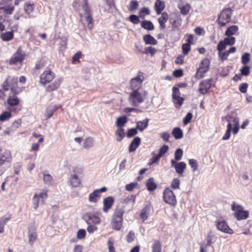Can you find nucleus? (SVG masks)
I'll use <instances>...</instances> for the list:
<instances>
[{"mask_svg": "<svg viewBox=\"0 0 252 252\" xmlns=\"http://www.w3.org/2000/svg\"><path fill=\"white\" fill-rule=\"evenodd\" d=\"M228 124L227 126L226 132L222 137V140H226L230 138V132L232 131L234 134L238 133L239 129V124L238 119L235 117L234 115L228 116L226 117Z\"/></svg>", "mask_w": 252, "mask_h": 252, "instance_id": "1", "label": "nucleus"}, {"mask_svg": "<svg viewBox=\"0 0 252 252\" xmlns=\"http://www.w3.org/2000/svg\"><path fill=\"white\" fill-rule=\"evenodd\" d=\"M82 7L85 13H80V22L83 25H87L88 28L91 30L93 27V23H92L93 19L90 8L88 5L87 0H82Z\"/></svg>", "mask_w": 252, "mask_h": 252, "instance_id": "2", "label": "nucleus"}, {"mask_svg": "<svg viewBox=\"0 0 252 252\" xmlns=\"http://www.w3.org/2000/svg\"><path fill=\"white\" fill-rule=\"evenodd\" d=\"M148 94L147 92L144 91L140 93L139 91H132L129 94L128 101L130 105L137 107L139 104L143 102Z\"/></svg>", "mask_w": 252, "mask_h": 252, "instance_id": "3", "label": "nucleus"}, {"mask_svg": "<svg viewBox=\"0 0 252 252\" xmlns=\"http://www.w3.org/2000/svg\"><path fill=\"white\" fill-rule=\"evenodd\" d=\"M11 160V153L9 150H5L3 152L0 149V176L6 170V166H9Z\"/></svg>", "mask_w": 252, "mask_h": 252, "instance_id": "4", "label": "nucleus"}, {"mask_svg": "<svg viewBox=\"0 0 252 252\" xmlns=\"http://www.w3.org/2000/svg\"><path fill=\"white\" fill-rule=\"evenodd\" d=\"M231 209L235 211L234 216L238 220H245L249 217V212L244 211L243 207L241 205L233 203Z\"/></svg>", "mask_w": 252, "mask_h": 252, "instance_id": "5", "label": "nucleus"}, {"mask_svg": "<svg viewBox=\"0 0 252 252\" xmlns=\"http://www.w3.org/2000/svg\"><path fill=\"white\" fill-rule=\"evenodd\" d=\"M232 10L230 8L222 10L220 14L218 19L219 24L220 26H224L231 20Z\"/></svg>", "mask_w": 252, "mask_h": 252, "instance_id": "6", "label": "nucleus"}, {"mask_svg": "<svg viewBox=\"0 0 252 252\" xmlns=\"http://www.w3.org/2000/svg\"><path fill=\"white\" fill-rule=\"evenodd\" d=\"M213 237L214 234L211 231H210L206 238V240L202 241L200 244V252H208L209 251L210 248H212V251H213L214 249L212 246Z\"/></svg>", "mask_w": 252, "mask_h": 252, "instance_id": "7", "label": "nucleus"}, {"mask_svg": "<svg viewBox=\"0 0 252 252\" xmlns=\"http://www.w3.org/2000/svg\"><path fill=\"white\" fill-rule=\"evenodd\" d=\"M163 200L166 203L175 205L177 203L176 199L174 192L169 188H166L163 191Z\"/></svg>", "mask_w": 252, "mask_h": 252, "instance_id": "8", "label": "nucleus"}, {"mask_svg": "<svg viewBox=\"0 0 252 252\" xmlns=\"http://www.w3.org/2000/svg\"><path fill=\"white\" fill-rule=\"evenodd\" d=\"M26 54L20 48H18L16 52L13 54L9 60L10 64H15L17 63H21L24 60Z\"/></svg>", "mask_w": 252, "mask_h": 252, "instance_id": "9", "label": "nucleus"}, {"mask_svg": "<svg viewBox=\"0 0 252 252\" xmlns=\"http://www.w3.org/2000/svg\"><path fill=\"white\" fill-rule=\"evenodd\" d=\"M55 78V74L50 70L44 71L40 76V83L45 85Z\"/></svg>", "mask_w": 252, "mask_h": 252, "instance_id": "10", "label": "nucleus"}, {"mask_svg": "<svg viewBox=\"0 0 252 252\" xmlns=\"http://www.w3.org/2000/svg\"><path fill=\"white\" fill-rule=\"evenodd\" d=\"M235 42V38L233 36H228L224 38L223 40H220L217 46L218 51L224 50L227 45H232Z\"/></svg>", "mask_w": 252, "mask_h": 252, "instance_id": "11", "label": "nucleus"}, {"mask_svg": "<svg viewBox=\"0 0 252 252\" xmlns=\"http://www.w3.org/2000/svg\"><path fill=\"white\" fill-rule=\"evenodd\" d=\"M212 79L202 80L199 84V92L201 94L207 93L212 86Z\"/></svg>", "mask_w": 252, "mask_h": 252, "instance_id": "12", "label": "nucleus"}, {"mask_svg": "<svg viewBox=\"0 0 252 252\" xmlns=\"http://www.w3.org/2000/svg\"><path fill=\"white\" fill-rule=\"evenodd\" d=\"M201 64L203 66H200L197 70L196 74L197 78H203L204 77V74L209 69V62L207 59H204L201 62Z\"/></svg>", "mask_w": 252, "mask_h": 252, "instance_id": "13", "label": "nucleus"}, {"mask_svg": "<svg viewBox=\"0 0 252 252\" xmlns=\"http://www.w3.org/2000/svg\"><path fill=\"white\" fill-rule=\"evenodd\" d=\"M172 98L174 103L175 104L179 105V106H181L183 103L184 98L180 96V92L178 88L174 87L172 89Z\"/></svg>", "mask_w": 252, "mask_h": 252, "instance_id": "14", "label": "nucleus"}, {"mask_svg": "<svg viewBox=\"0 0 252 252\" xmlns=\"http://www.w3.org/2000/svg\"><path fill=\"white\" fill-rule=\"evenodd\" d=\"M216 226L219 230L224 233L227 234L233 233L232 229L230 228L227 223L224 220H219L217 221Z\"/></svg>", "mask_w": 252, "mask_h": 252, "instance_id": "15", "label": "nucleus"}, {"mask_svg": "<svg viewBox=\"0 0 252 252\" xmlns=\"http://www.w3.org/2000/svg\"><path fill=\"white\" fill-rule=\"evenodd\" d=\"M143 80V77L138 76L134 78L131 80L130 81V87L133 91H138L139 89L141 88L142 86V82Z\"/></svg>", "mask_w": 252, "mask_h": 252, "instance_id": "16", "label": "nucleus"}, {"mask_svg": "<svg viewBox=\"0 0 252 252\" xmlns=\"http://www.w3.org/2000/svg\"><path fill=\"white\" fill-rule=\"evenodd\" d=\"M74 174L71 175L70 176V183L74 187H77L80 184V180L78 177L77 174L80 172V170L77 167L73 169Z\"/></svg>", "mask_w": 252, "mask_h": 252, "instance_id": "17", "label": "nucleus"}, {"mask_svg": "<svg viewBox=\"0 0 252 252\" xmlns=\"http://www.w3.org/2000/svg\"><path fill=\"white\" fill-rule=\"evenodd\" d=\"M85 217L88 224L91 223L98 224L101 221L99 217L90 213L86 214Z\"/></svg>", "mask_w": 252, "mask_h": 252, "instance_id": "18", "label": "nucleus"}, {"mask_svg": "<svg viewBox=\"0 0 252 252\" xmlns=\"http://www.w3.org/2000/svg\"><path fill=\"white\" fill-rule=\"evenodd\" d=\"M113 199L111 197H108L103 200V211L106 213L111 208L113 204Z\"/></svg>", "mask_w": 252, "mask_h": 252, "instance_id": "19", "label": "nucleus"}, {"mask_svg": "<svg viewBox=\"0 0 252 252\" xmlns=\"http://www.w3.org/2000/svg\"><path fill=\"white\" fill-rule=\"evenodd\" d=\"M141 143V139L139 137H135L130 143L128 150L130 152H134L138 148Z\"/></svg>", "mask_w": 252, "mask_h": 252, "instance_id": "20", "label": "nucleus"}, {"mask_svg": "<svg viewBox=\"0 0 252 252\" xmlns=\"http://www.w3.org/2000/svg\"><path fill=\"white\" fill-rule=\"evenodd\" d=\"M61 82V79L55 80L53 83L47 86L46 91L50 92L56 90L60 87Z\"/></svg>", "mask_w": 252, "mask_h": 252, "instance_id": "21", "label": "nucleus"}, {"mask_svg": "<svg viewBox=\"0 0 252 252\" xmlns=\"http://www.w3.org/2000/svg\"><path fill=\"white\" fill-rule=\"evenodd\" d=\"M168 19V15L167 13L163 12L161 16L158 18V21L159 24V28L161 30H164L165 28V23Z\"/></svg>", "mask_w": 252, "mask_h": 252, "instance_id": "22", "label": "nucleus"}, {"mask_svg": "<svg viewBox=\"0 0 252 252\" xmlns=\"http://www.w3.org/2000/svg\"><path fill=\"white\" fill-rule=\"evenodd\" d=\"M149 119L146 118L145 120L141 121H138L136 123V128L141 131H143L146 129L148 125Z\"/></svg>", "mask_w": 252, "mask_h": 252, "instance_id": "23", "label": "nucleus"}, {"mask_svg": "<svg viewBox=\"0 0 252 252\" xmlns=\"http://www.w3.org/2000/svg\"><path fill=\"white\" fill-rule=\"evenodd\" d=\"M122 220H119L115 218H113L112 221L111 222V226L112 228L116 230H119L122 227Z\"/></svg>", "mask_w": 252, "mask_h": 252, "instance_id": "24", "label": "nucleus"}, {"mask_svg": "<svg viewBox=\"0 0 252 252\" xmlns=\"http://www.w3.org/2000/svg\"><path fill=\"white\" fill-rule=\"evenodd\" d=\"M7 103L10 106L17 105L19 103V99L18 97L13 94L8 96Z\"/></svg>", "mask_w": 252, "mask_h": 252, "instance_id": "25", "label": "nucleus"}, {"mask_svg": "<svg viewBox=\"0 0 252 252\" xmlns=\"http://www.w3.org/2000/svg\"><path fill=\"white\" fill-rule=\"evenodd\" d=\"M94 138L91 137H88L85 139L83 146L85 149H89L94 146Z\"/></svg>", "mask_w": 252, "mask_h": 252, "instance_id": "26", "label": "nucleus"}, {"mask_svg": "<svg viewBox=\"0 0 252 252\" xmlns=\"http://www.w3.org/2000/svg\"><path fill=\"white\" fill-rule=\"evenodd\" d=\"M143 40L146 44L157 45L158 41L152 35L147 34L143 36Z\"/></svg>", "mask_w": 252, "mask_h": 252, "instance_id": "27", "label": "nucleus"}, {"mask_svg": "<svg viewBox=\"0 0 252 252\" xmlns=\"http://www.w3.org/2000/svg\"><path fill=\"white\" fill-rule=\"evenodd\" d=\"M62 106L60 105L59 107L57 105L49 106L46 109V117L48 119L51 118L54 113L59 107H61Z\"/></svg>", "mask_w": 252, "mask_h": 252, "instance_id": "28", "label": "nucleus"}, {"mask_svg": "<svg viewBox=\"0 0 252 252\" xmlns=\"http://www.w3.org/2000/svg\"><path fill=\"white\" fill-rule=\"evenodd\" d=\"M127 122V119L126 116H124L117 118L116 126L118 128L122 127L124 126Z\"/></svg>", "mask_w": 252, "mask_h": 252, "instance_id": "29", "label": "nucleus"}, {"mask_svg": "<svg viewBox=\"0 0 252 252\" xmlns=\"http://www.w3.org/2000/svg\"><path fill=\"white\" fill-rule=\"evenodd\" d=\"M238 28L237 26H232L227 28L225 31V34L227 36H231V35L235 34L238 32Z\"/></svg>", "mask_w": 252, "mask_h": 252, "instance_id": "30", "label": "nucleus"}, {"mask_svg": "<svg viewBox=\"0 0 252 252\" xmlns=\"http://www.w3.org/2000/svg\"><path fill=\"white\" fill-rule=\"evenodd\" d=\"M155 7L157 14H160L161 11L163 10L165 7V4L163 1H160V0H157Z\"/></svg>", "mask_w": 252, "mask_h": 252, "instance_id": "31", "label": "nucleus"}, {"mask_svg": "<svg viewBox=\"0 0 252 252\" xmlns=\"http://www.w3.org/2000/svg\"><path fill=\"white\" fill-rule=\"evenodd\" d=\"M141 26L142 28L149 31L154 29V26L150 21L144 20L141 22Z\"/></svg>", "mask_w": 252, "mask_h": 252, "instance_id": "32", "label": "nucleus"}, {"mask_svg": "<svg viewBox=\"0 0 252 252\" xmlns=\"http://www.w3.org/2000/svg\"><path fill=\"white\" fill-rule=\"evenodd\" d=\"M2 3H0V9H3L4 13L6 14H11L12 13L14 10V7L13 6L9 5L2 6Z\"/></svg>", "mask_w": 252, "mask_h": 252, "instance_id": "33", "label": "nucleus"}, {"mask_svg": "<svg viewBox=\"0 0 252 252\" xmlns=\"http://www.w3.org/2000/svg\"><path fill=\"white\" fill-rule=\"evenodd\" d=\"M178 7L180 10L181 13L182 15H186L188 14L190 10V5L189 3H186L185 5H179Z\"/></svg>", "mask_w": 252, "mask_h": 252, "instance_id": "34", "label": "nucleus"}, {"mask_svg": "<svg viewBox=\"0 0 252 252\" xmlns=\"http://www.w3.org/2000/svg\"><path fill=\"white\" fill-rule=\"evenodd\" d=\"M172 133L176 139H181L183 137V131L179 127H175L173 128Z\"/></svg>", "mask_w": 252, "mask_h": 252, "instance_id": "35", "label": "nucleus"}, {"mask_svg": "<svg viewBox=\"0 0 252 252\" xmlns=\"http://www.w3.org/2000/svg\"><path fill=\"white\" fill-rule=\"evenodd\" d=\"M186 168V163L184 162H181L177 163L176 167H175V169L176 172L177 173H178L179 174H182Z\"/></svg>", "mask_w": 252, "mask_h": 252, "instance_id": "36", "label": "nucleus"}, {"mask_svg": "<svg viewBox=\"0 0 252 252\" xmlns=\"http://www.w3.org/2000/svg\"><path fill=\"white\" fill-rule=\"evenodd\" d=\"M100 195L98 193L97 190H94L90 194L89 200L90 202L95 203L97 201Z\"/></svg>", "mask_w": 252, "mask_h": 252, "instance_id": "37", "label": "nucleus"}, {"mask_svg": "<svg viewBox=\"0 0 252 252\" xmlns=\"http://www.w3.org/2000/svg\"><path fill=\"white\" fill-rule=\"evenodd\" d=\"M1 38L3 41H9L13 38V32H6L1 34Z\"/></svg>", "mask_w": 252, "mask_h": 252, "instance_id": "38", "label": "nucleus"}, {"mask_svg": "<svg viewBox=\"0 0 252 252\" xmlns=\"http://www.w3.org/2000/svg\"><path fill=\"white\" fill-rule=\"evenodd\" d=\"M146 186L149 191H153L157 188V185L155 183L153 178H150L148 179Z\"/></svg>", "mask_w": 252, "mask_h": 252, "instance_id": "39", "label": "nucleus"}, {"mask_svg": "<svg viewBox=\"0 0 252 252\" xmlns=\"http://www.w3.org/2000/svg\"><path fill=\"white\" fill-rule=\"evenodd\" d=\"M139 3L135 0H131L128 6V10L130 12H134L138 8Z\"/></svg>", "mask_w": 252, "mask_h": 252, "instance_id": "40", "label": "nucleus"}, {"mask_svg": "<svg viewBox=\"0 0 252 252\" xmlns=\"http://www.w3.org/2000/svg\"><path fill=\"white\" fill-rule=\"evenodd\" d=\"M116 135L117 136V141L118 142L121 141L125 135L124 129L122 127L118 128L116 131Z\"/></svg>", "mask_w": 252, "mask_h": 252, "instance_id": "41", "label": "nucleus"}, {"mask_svg": "<svg viewBox=\"0 0 252 252\" xmlns=\"http://www.w3.org/2000/svg\"><path fill=\"white\" fill-rule=\"evenodd\" d=\"M161 245L158 240H154L152 246V252H161Z\"/></svg>", "mask_w": 252, "mask_h": 252, "instance_id": "42", "label": "nucleus"}, {"mask_svg": "<svg viewBox=\"0 0 252 252\" xmlns=\"http://www.w3.org/2000/svg\"><path fill=\"white\" fill-rule=\"evenodd\" d=\"M136 196L134 195H128L124 201V203L126 204L133 205L135 202Z\"/></svg>", "mask_w": 252, "mask_h": 252, "instance_id": "43", "label": "nucleus"}, {"mask_svg": "<svg viewBox=\"0 0 252 252\" xmlns=\"http://www.w3.org/2000/svg\"><path fill=\"white\" fill-rule=\"evenodd\" d=\"M10 217H2L0 220V234L4 232V227L9 220Z\"/></svg>", "mask_w": 252, "mask_h": 252, "instance_id": "44", "label": "nucleus"}, {"mask_svg": "<svg viewBox=\"0 0 252 252\" xmlns=\"http://www.w3.org/2000/svg\"><path fill=\"white\" fill-rule=\"evenodd\" d=\"M34 9V4L29 2H26L24 5V11L25 12L30 14L31 13Z\"/></svg>", "mask_w": 252, "mask_h": 252, "instance_id": "45", "label": "nucleus"}, {"mask_svg": "<svg viewBox=\"0 0 252 252\" xmlns=\"http://www.w3.org/2000/svg\"><path fill=\"white\" fill-rule=\"evenodd\" d=\"M149 209L147 207L143 208L140 213V217L144 221L146 220L148 217Z\"/></svg>", "mask_w": 252, "mask_h": 252, "instance_id": "46", "label": "nucleus"}, {"mask_svg": "<svg viewBox=\"0 0 252 252\" xmlns=\"http://www.w3.org/2000/svg\"><path fill=\"white\" fill-rule=\"evenodd\" d=\"M180 180L178 178H174L171 182V188L173 189H179L180 188Z\"/></svg>", "mask_w": 252, "mask_h": 252, "instance_id": "47", "label": "nucleus"}, {"mask_svg": "<svg viewBox=\"0 0 252 252\" xmlns=\"http://www.w3.org/2000/svg\"><path fill=\"white\" fill-rule=\"evenodd\" d=\"M43 181L45 184L50 185L53 183V179L52 176L48 174L43 173Z\"/></svg>", "mask_w": 252, "mask_h": 252, "instance_id": "48", "label": "nucleus"}, {"mask_svg": "<svg viewBox=\"0 0 252 252\" xmlns=\"http://www.w3.org/2000/svg\"><path fill=\"white\" fill-rule=\"evenodd\" d=\"M189 163L192 168V171L195 172L197 170L198 163L197 160L195 159H190L189 160Z\"/></svg>", "mask_w": 252, "mask_h": 252, "instance_id": "49", "label": "nucleus"}, {"mask_svg": "<svg viewBox=\"0 0 252 252\" xmlns=\"http://www.w3.org/2000/svg\"><path fill=\"white\" fill-rule=\"evenodd\" d=\"M124 212L121 209H118L115 212V213L113 216V218H115L118 219L119 220H123V216Z\"/></svg>", "mask_w": 252, "mask_h": 252, "instance_id": "50", "label": "nucleus"}, {"mask_svg": "<svg viewBox=\"0 0 252 252\" xmlns=\"http://www.w3.org/2000/svg\"><path fill=\"white\" fill-rule=\"evenodd\" d=\"M39 199L40 198H39V195H38V194H35L32 199L33 208L34 209H35L38 207L39 205Z\"/></svg>", "mask_w": 252, "mask_h": 252, "instance_id": "51", "label": "nucleus"}, {"mask_svg": "<svg viewBox=\"0 0 252 252\" xmlns=\"http://www.w3.org/2000/svg\"><path fill=\"white\" fill-rule=\"evenodd\" d=\"M250 54L249 53H245L242 56V63L244 65L247 64L250 61Z\"/></svg>", "mask_w": 252, "mask_h": 252, "instance_id": "52", "label": "nucleus"}, {"mask_svg": "<svg viewBox=\"0 0 252 252\" xmlns=\"http://www.w3.org/2000/svg\"><path fill=\"white\" fill-rule=\"evenodd\" d=\"M223 50L219 51V57L222 60H225L227 59L229 55L228 51L222 52Z\"/></svg>", "mask_w": 252, "mask_h": 252, "instance_id": "53", "label": "nucleus"}, {"mask_svg": "<svg viewBox=\"0 0 252 252\" xmlns=\"http://www.w3.org/2000/svg\"><path fill=\"white\" fill-rule=\"evenodd\" d=\"M11 116V113L8 111H5L0 115V121H4L9 118Z\"/></svg>", "mask_w": 252, "mask_h": 252, "instance_id": "54", "label": "nucleus"}, {"mask_svg": "<svg viewBox=\"0 0 252 252\" xmlns=\"http://www.w3.org/2000/svg\"><path fill=\"white\" fill-rule=\"evenodd\" d=\"M129 21L134 24H137L140 22L139 18L138 16L132 14L129 17Z\"/></svg>", "mask_w": 252, "mask_h": 252, "instance_id": "55", "label": "nucleus"}, {"mask_svg": "<svg viewBox=\"0 0 252 252\" xmlns=\"http://www.w3.org/2000/svg\"><path fill=\"white\" fill-rule=\"evenodd\" d=\"M183 156V151L181 149H178L175 153V158L176 161L180 160Z\"/></svg>", "mask_w": 252, "mask_h": 252, "instance_id": "56", "label": "nucleus"}, {"mask_svg": "<svg viewBox=\"0 0 252 252\" xmlns=\"http://www.w3.org/2000/svg\"><path fill=\"white\" fill-rule=\"evenodd\" d=\"M182 50L184 55H186L190 50V46L189 43H185L182 45Z\"/></svg>", "mask_w": 252, "mask_h": 252, "instance_id": "57", "label": "nucleus"}, {"mask_svg": "<svg viewBox=\"0 0 252 252\" xmlns=\"http://www.w3.org/2000/svg\"><path fill=\"white\" fill-rule=\"evenodd\" d=\"M137 129L136 128H131L128 130L126 136L128 138L131 137L133 136L134 135L137 134Z\"/></svg>", "mask_w": 252, "mask_h": 252, "instance_id": "58", "label": "nucleus"}, {"mask_svg": "<svg viewBox=\"0 0 252 252\" xmlns=\"http://www.w3.org/2000/svg\"><path fill=\"white\" fill-rule=\"evenodd\" d=\"M86 230L83 229H79L77 234V237L79 239H82L85 237Z\"/></svg>", "mask_w": 252, "mask_h": 252, "instance_id": "59", "label": "nucleus"}, {"mask_svg": "<svg viewBox=\"0 0 252 252\" xmlns=\"http://www.w3.org/2000/svg\"><path fill=\"white\" fill-rule=\"evenodd\" d=\"M160 137L165 141H169L170 137V133L168 132H161L159 134Z\"/></svg>", "mask_w": 252, "mask_h": 252, "instance_id": "60", "label": "nucleus"}, {"mask_svg": "<svg viewBox=\"0 0 252 252\" xmlns=\"http://www.w3.org/2000/svg\"><path fill=\"white\" fill-rule=\"evenodd\" d=\"M169 149V147L167 145H163L159 149L158 155L162 157L164 154H165Z\"/></svg>", "mask_w": 252, "mask_h": 252, "instance_id": "61", "label": "nucleus"}, {"mask_svg": "<svg viewBox=\"0 0 252 252\" xmlns=\"http://www.w3.org/2000/svg\"><path fill=\"white\" fill-rule=\"evenodd\" d=\"M156 52H157L156 49L152 46L146 47L145 49V54L150 53L152 55H154L156 53Z\"/></svg>", "mask_w": 252, "mask_h": 252, "instance_id": "62", "label": "nucleus"}, {"mask_svg": "<svg viewBox=\"0 0 252 252\" xmlns=\"http://www.w3.org/2000/svg\"><path fill=\"white\" fill-rule=\"evenodd\" d=\"M137 185H138V183L137 182L131 183L129 184H127L126 186V189L128 191H131L134 188H135Z\"/></svg>", "mask_w": 252, "mask_h": 252, "instance_id": "63", "label": "nucleus"}, {"mask_svg": "<svg viewBox=\"0 0 252 252\" xmlns=\"http://www.w3.org/2000/svg\"><path fill=\"white\" fill-rule=\"evenodd\" d=\"M107 245L109 252H115V250L114 247V242L111 241V239L108 240Z\"/></svg>", "mask_w": 252, "mask_h": 252, "instance_id": "64", "label": "nucleus"}]
</instances>
